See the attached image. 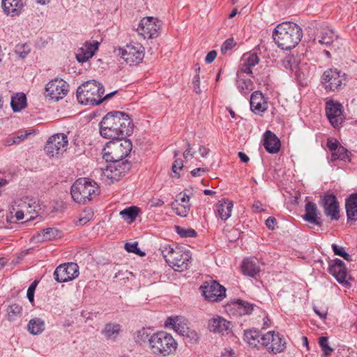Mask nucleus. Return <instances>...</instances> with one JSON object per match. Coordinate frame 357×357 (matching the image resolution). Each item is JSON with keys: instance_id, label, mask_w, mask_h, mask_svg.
<instances>
[{"instance_id": "nucleus-15", "label": "nucleus", "mask_w": 357, "mask_h": 357, "mask_svg": "<svg viewBox=\"0 0 357 357\" xmlns=\"http://www.w3.org/2000/svg\"><path fill=\"white\" fill-rule=\"evenodd\" d=\"M172 257L169 259V266L176 271H183L189 266L190 260L192 259L191 253L189 250H183L176 248Z\"/></svg>"}, {"instance_id": "nucleus-37", "label": "nucleus", "mask_w": 357, "mask_h": 357, "mask_svg": "<svg viewBox=\"0 0 357 357\" xmlns=\"http://www.w3.org/2000/svg\"><path fill=\"white\" fill-rule=\"evenodd\" d=\"M178 199L176 202H173L171 204L172 210L176 213V215L181 217H186L190 211V204H178L177 203Z\"/></svg>"}, {"instance_id": "nucleus-33", "label": "nucleus", "mask_w": 357, "mask_h": 357, "mask_svg": "<svg viewBox=\"0 0 357 357\" xmlns=\"http://www.w3.org/2000/svg\"><path fill=\"white\" fill-rule=\"evenodd\" d=\"M351 153L346 148L342 146L331 153V161L334 162L337 160H342L344 162H351Z\"/></svg>"}, {"instance_id": "nucleus-24", "label": "nucleus", "mask_w": 357, "mask_h": 357, "mask_svg": "<svg viewBox=\"0 0 357 357\" xmlns=\"http://www.w3.org/2000/svg\"><path fill=\"white\" fill-rule=\"evenodd\" d=\"M242 272L244 275L255 278L261 271L259 261L256 258H246L241 264Z\"/></svg>"}, {"instance_id": "nucleus-19", "label": "nucleus", "mask_w": 357, "mask_h": 357, "mask_svg": "<svg viewBox=\"0 0 357 357\" xmlns=\"http://www.w3.org/2000/svg\"><path fill=\"white\" fill-rule=\"evenodd\" d=\"M100 43L98 41L86 43L84 47H80L76 54L78 62L84 63L91 59L98 50Z\"/></svg>"}, {"instance_id": "nucleus-12", "label": "nucleus", "mask_w": 357, "mask_h": 357, "mask_svg": "<svg viewBox=\"0 0 357 357\" xmlns=\"http://www.w3.org/2000/svg\"><path fill=\"white\" fill-rule=\"evenodd\" d=\"M345 74L337 69H328L322 75V84L326 91L340 90L343 84Z\"/></svg>"}, {"instance_id": "nucleus-3", "label": "nucleus", "mask_w": 357, "mask_h": 357, "mask_svg": "<svg viewBox=\"0 0 357 357\" xmlns=\"http://www.w3.org/2000/svg\"><path fill=\"white\" fill-rule=\"evenodd\" d=\"M302 29L296 23L285 22L278 24L273 33V38L278 46L282 50H291L301 40Z\"/></svg>"}, {"instance_id": "nucleus-7", "label": "nucleus", "mask_w": 357, "mask_h": 357, "mask_svg": "<svg viewBox=\"0 0 357 357\" xmlns=\"http://www.w3.org/2000/svg\"><path fill=\"white\" fill-rule=\"evenodd\" d=\"M68 145L67 135L57 133L49 137L44 150L50 158H59L66 151Z\"/></svg>"}, {"instance_id": "nucleus-60", "label": "nucleus", "mask_w": 357, "mask_h": 357, "mask_svg": "<svg viewBox=\"0 0 357 357\" xmlns=\"http://www.w3.org/2000/svg\"><path fill=\"white\" fill-rule=\"evenodd\" d=\"M276 222V219L274 217L271 216L266 220V225L269 229L273 230L275 229V224Z\"/></svg>"}, {"instance_id": "nucleus-16", "label": "nucleus", "mask_w": 357, "mask_h": 357, "mask_svg": "<svg viewBox=\"0 0 357 357\" xmlns=\"http://www.w3.org/2000/svg\"><path fill=\"white\" fill-rule=\"evenodd\" d=\"M321 204L325 215L330 217L331 220H338L340 219V206L335 195L332 194L325 195L321 199Z\"/></svg>"}, {"instance_id": "nucleus-29", "label": "nucleus", "mask_w": 357, "mask_h": 357, "mask_svg": "<svg viewBox=\"0 0 357 357\" xmlns=\"http://www.w3.org/2000/svg\"><path fill=\"white\" fill-rule=\"evenodd\" d=\"M285 349V342L279 333L273 331V337L271 339L269 349L273 353L277 354L282 351Z\"/></svg>"}, {"instance_id": "nucleus-31", "label": "nucleus", "mask_w": 357, "mask_h": 357, "mask_svg": "<svg viewBox=\"0 0 357 357\" xmlns=\"http://www.w3.org/2000/svg\"><path fill=\"white\" fill-rule=\"evenodd\" d=\"M337 37L333 29L325 27L323 28L320 32V38L319 43L321 45L326 46L330 45L334 40V38Z\"/></svg>"}, {"instance_id": "nucleus-20", "label": "nucleus", "mask_w": 357, "mask_h": 357, "mask_svg": "<svg viewBox=\"0 0 357 357\" xmlns=\"http://www.w3.org/2000/svg\"><path fill=\"white\" fill-rule=\"evenodd\" d=\"M305 213L303 215V219L310 223L321 226L322 224L321 218L319 216V213L315 203L307 202L305 206Z\"/></svg>"}, {"instance_id": "nucleus-13", "label": "nucleus", "mask_w": 357, "mask_h": 357, "mask_svg": "<svg viewBox=\"0 0 357 357\" xmlns=\"http://www.w3.org/2000/svg\"><path fill=\"white\" fill-rule=\"evenodd\" d=\"M160 26L161 22L157 18L147 17L140 21L137 31L144 38H155L159 36Z\"/></svg>"}, {"instance_id": "nucleus-17", "label": "nucleus", "mask_w": 357, "mask_h": 357, "mask_svg": "<svg viewBox=\"0 0 357 357\" xmlns=\"http://www.w3.org/2000/svg\"><path fill=\"white\" fill-rule=\"evenodd\" d=\"M207 328L211 333L225 335L231 331V323L220 316L215 315L208 320Z\"/></svg>"}, {"instance_id": "nucleus-53", "label": "nucleus", "mask_w": 357, "mask_h": 357, "mask_svg": "<svg viewBox=\"0 0 357 357\" xmlns=\"http://www.w3.org/2000/svg\"><path fill=\"white\" fill-rule=\"evenodd\" d=\"M326 146L332 153L342 145L336 139H328Z\"/></svg>"}, {"instance_id": "nucleus-28", "label": "nucleus", "mask_w": 357, "mask_h": 357, "mask_svg": "<svg viewBox=\"0 0 357 357\" xmlns=\"http://www.w3.org/2000/svg\"><path fill=\"white\" fill-rule=\"evenodd\" d=\"M60 231L55 228H47L38 233L35 237L38 241H51L59 237Z\"/></svg>"}, {"instance_id": "nucleus-36", "label": "nucleus", "mask_w": 357, "mask_h": 357, "mask_svg": "<svg viewBox=\"0 0 357 357\" xmlns=\"http://www.w3.org/2000/svg\"><path fill=\"white\" fill-rule=\"evenodd\" d=\"M138 212L139 208L137 206H130L121 211L120 215L125 221L132 222L136 219Z\"/></svg>"}, {"instance_id": "nucleus-10", "label": "nucleus", "mask_w": 357, "mask_h": 357, "mask_svg": "<svg viewBox=\"0 0 357 357\" xmlns=\"http://www.w3.org/2000/svg\"><path fill=\"white\" fill-rule=\"evenodd\" d=\"M200 289L203 296L208 301H221L226 296V289L215 280L205 282Z\"/></svg>"}, {"instance_id": "nucleus-35", "label": "nucleus", "mask_w": 357, "mask_h": 357, "mask_svg": "<svg viewBox=\"0 0 357 357\" xmlns=\"http://www.w3.org/2000/svg\"><path fill=\"white\" fill-rule=\"evenodd\" d=\"M244 338L247 342L254 347H257L259 342L260 333L256 329H250L245 331Z\"/></svg>"}, {"instance_id": "nucleus-57", "label": "nucleus", "mask_w": 357, "mask_h": 357, "mask_svg": "<svg viewBox=\"0 0 357 357\" xmlns=\"http://www.w3.org/2000/svg\"><path fill=\"white\" fill-rule=\"evenodd\" d=\"M186 146L187 149L183 152V156L185 160H188L190 158L194 157L195 152L192 151L191 145L188 142H186Z\"/></svg>"}, {"instance_id": "nucleus-38", "label": "nucleus", "mask_w": 357, "mask_h": 357, "mask_svg": "<svg viewBox=\"0 0 357 357\" xmlns=\"http://www.w3.org/2000/svg\"><path fill=\"white\" fill-rule=\"evenodd\" d=\"M22 311V307L17 304H12L8 306L6 309V315L9 321H14L20 317Z\"/></svg>"}, {"instance_id": "nucleus-49", "label": "nucleus", "mask_w": 357, "mask_h": 357, "mask_svg": "<svg viewBox=\"0 0 357 357\" xmlns=\"http://www.w3.org/2000/svg\"><path fill=\"white\" fill-rule=\"evenodd\" d=\"M236 43L233 38H229L227 39L221 47V52L223 54H225L229 50H231L235 45Z\"/></svg>"}, {"instance_id": "nucleus-32", "label": "nucleus", "mask_w": 357, "mask_h": 357, "mask_svg": "<svg viewBox=\"0 0 357 357\" xmlns=\"http://www.w3.org/2000/svg\"><path fill=\"white\" fill-rule=\"evenodd\" d=\"M27 328L30 333L38 335L45 330V323L40 318H33L29 321Z\"/></svg>"}, {"instance_id": "nucleus-46", "label": "nucleus", "mask_w": 357, "mask_h": 357, "mask_svg": "<svg viewBox=\"0 0 357 357\" xmlns=\"http://www.w3.org/2000/svg\"><path fill=\"white\" fill-rule=\"evenodd\" d=\"M125 249L128 252H132L139 256L145 255V253L144 252H142L140 249L138 248V243L137 242L126 243L125 244Z\"/></svg>"}, {"instance_id": "nucleus-62", "label": "nucleus", "mask_w": 357, "mask_h": 357, "mask_svg": "<svg viewBox=\"0 0 357 357\" xmlns=\"http://www.w3.org/2000/svg\"><path fill=\"white\" fill-rule=\"evenodd\" d=\"M210 152V149L204 146L199 147V153L203 158H206Z\"/></svg>"}, {"instance_id": "nucleus-14", "label": "nucleus", "mask_w": 357, "mask_h": 357, "mask_svg": "<svg viewBox=\"0 0 357 357\" xmlns=\"http://www.w3.org/2000/svg\"><path fill=\"white\" fill-rule=\"evenodd\" d=\"M325 109L326 116L331 124L335 128H340L345 120L342 105L338 102L329 100L326 103Z\"/></svg>"}, {"instance_id": "nucleus-42", "label": "nucleus", "mask_w": 357, "mask_h": 357, "mask_svg": "<svg viewBox=\"0 0 357 357\" xmlns=\"http://www.w3.org/2000/svg\"><path fill=\"white\" fill-rule=\"evenodd\" d=\"M237 304L240 313L242 314H250L253 311L254 305L248 302L239 300Z\"/></svg>"}, {"instance_id": "nucleus-50", "label": "nucleus", "mask_w": 357, "mask_h": 357, "mask_svg": "<svg viewBox=\"0 0 357 357\" xmlns=\"http://www.w3.org/2000/svg\"><path fill=\"white\" fill-rule=\"evenodd\" d=\"M199 70H200V68L198 67L196 69L197 74L194 76L193 79H192V84H193V86H194V91L197 94H199L202 92V90H201L200 86H199L200 85V78H199Z\"/></svg>"}, {"instance_id": "nucleus-21", "label": "nucleus", "mask_w": 357, "mask_h": 357, "mask_svg": "<svg viewBox=\"0 0 357 357\" xmlns=\"http://www.w3.org/2000/svg\"><path fill=\"white\" fill-rule=\"evenodd\" d=\"M250 103L251 110L257 114H261L267 109V102L259 91H256L252 93Z\"/></svg>"}, {"instance_id": "nucleus-43", "label": "nucleus", "mask_w": 357, "mask_h": 357, "mask_svg": "<svg viewBox=\"0 0 357 357\" xmlns=\"http://www.w3.org/2000/svg\"><path fill=\"white\" fill-rule=\"evenodd\" d=\"M331 248L335 255H338L342 257L347 261H351V256L344 250L343 248L340 247L339 245L335 243L332 244Z\"/></svg>"}, {"instance_id": "nucleus-44", "label": "nucleus", "mask_w": 357, "mask_h": 357, "mask_svg": "<svg viewBox=\"0 0 357 357\" xmlns=\"http://www.w3.org/2000/svg\"><path fill=\"white\" fill-rule=\"evenodd\" d=\"M30 51V45L27 43L18 44L15 47V53L22 59L25 58Z\"/></svg>"}, {"instance_id": "nucleus-54", "label": "nucleus", "mask_w": 357, "mask_h": 357, "mask_svg": "<svg viewBox=\"0 0 357 357\" xmlns=\"http://www.w3.org/2000/svg\"><path fill=\"white\" fill-rule=\"evenodd\" d=\"M183 167V160L181 159L175 160L174 164L172 165V169L175 176L177 178L180 177V175L178 174L177 170L181 169Z\"/></svg>"}, {"instance_id": "nucleus-63", "label": "nucleus", "mask_w": 357, "mask_h": 357, "mask_svg": "<svg viewBox=\"0 0 357 357\" xmlns=\"http://www.w3.org/2000/svg\"><path fill=\"white\" fill-rule=\"evenodd\" d=\"M206 169L204 168L198 167L195 168L191 171L190 174L192 176H200V172H205Z\"/></svg>"}, {"instance_id": "nucleus-26", "label": "nucleus", "mask_w": 357, "mask_h": 357, "mask_svg": "<svg viewBox=\"0 0 357 357\" xmlns=\"http://www.w3.org/2000/svg\"><path fill=\"white\" fill-rule=\"evenodd\" d=\"M233 206V202L229 199L219 201L216 204L219 217L223 220H227L231 216Z\"/></svg>"}, {"instance_id": "nucleus-61", "label": "nucleus", "mask_w": 357, "mask_h": 357, "mask_svg": "<svg viewBox=\"0 0 357 357\" xmlns=\"http://www.w3.org/2000/svg\"><path fill=\"white\" fill-rule=\"evenodd\" d=\"M252 66H248L246 62L244 61V63L242 64V66L241 67V73H247V74H252V71L251 70Z\"/></svg>"}, {"instance_id": "nucleus-51", "label": "nucleus", "mask_w": 357, "mask_h": 357, "mask_svg": "<svg viewBox=\"0 0 357 357\" xmlns=\"http://www.w3.org/2000/svg\"><path fill=\"white\" fill-rule=\"evenodd\" d=\"M272 337L273 331H269L263 335H260L259 344H261L264 347H266L268 344H271Z\"/></svg>"}, {"instance_id": "nucleus-52", "label": "nucleus", "mask_w": 357, "mask_h": 357, "mask_svg": "<svg viewBox=\"0 0 357 357\" xmlns=\"http://www.w3.org/2000/svg\"><path fill=\"white\" fill-rule=\"evenodd\" d=\"M259 57L255 53H252L244 59V61L246 62L248 66H251L252 67L256 66L259 63Z\"/></svg>"}, {"instance_id": "nucleus-2", "label": "nucleus", "mask_w": 357, "mask_h": 357, "mask_svg": "<svg viewBox=\"0 0 357 357\" xmlns=\"http://www.w3.org/2000/svg\"><path fill=\"white\" fill-rule=\"evenodd\" d=\"M133 123L126 113L114 111L107 113L100 123V134L104 138H125L132 132Z\"/></svg>"}, {"instance_id": "nucleus-47", "label": "nucleus", "mask_w": 357, "mask_h": 357, "mask_svg": "<svg viewBox=\"0 0 357 357\" xmlns=\"http://www.w3.org/2000/svg\"><path fill=\"white\" fill-rule=\"evenodd\" d=\"M162 255L165 261L169 264V259H170L176 252V249H174L169 245L164 246L162 249Z\"/></svg>"}, {"instance_id": "nucleus-4", "label": "nucleus", "mask_w": 357, "mask_h": 357, "mask_svg": "<svg viewBox=\"0 0 357 357\" xmlns=\"http://www.w3.org/2000/svg\"><path fill=\"white\" fill-rule=\"evenodd\" d=\"M149 343L151 352L162 357L174 354L178 346L172 335L165 331L153 333L149 337Z\"/></svg>"}, {"instance_id": "nucleus-1", "label": "nucleus", "mask_w": 357, "mask_h": 357, "mask_svg": "<svg viewBox=\"0 0 357 357\" xmlns=\"http://www.w3.org/2000/svg\"><path fill=\"white\" fill-rule=\"evenodd\" d=\"M102 150V158L112 162L105 169H101L100 178L108 184L118 181L131 169V163L123 161L132 149L130 139L125 138L112 139Z\"/></svg>"}, {"instance_id": "nucleus-55", "label": "nucleus", "mask_w": 357, "mask_h": 357, "mask_svg": "<svg viewBox=\"0 0 357 357\" xmlns=\"http://www.w3.org/2000/svg\"><path fill=\"white\" fill-rule=\"evenodd\" d=\"M37 284H38V282L37 281H34L29 286V287L27 289L26 296H27V298L29 299V301L30 302H33V301L34 291H35V289H36V287Z\"/></svg>"}, {"instance_id": "nucleus-11", "label": "nucleus", "mask_w": 357, "mask_h": 357, "mask_svg": "<svg viewBox=\"0 0 357 357\" xmlns=\"http://www.w3.org/2000/svg\"><path fill=\"white\" fill-rule=\"evenodd\" d=\"M45 89L46 97H49L54 101H58L67 95L69 85L63 79L56 78L49 82Z\"/></svg>"}, {"instance_id": "nucleus-41", "label": "nucleus", "mask_w": 357, "mask_h": 357, "mask_svg": "<svg viewBox=\"0 0 357 357\" xmlns=\"http://www.w3.org/2000/svg\"><path fill=\"white\" fill-rule=\"evenodd\" d=\"M176 233L182 238L195 237L197 232L193 229H185L180 226H175Z\"/></svg>"}, {"instance_id": "nucleus-5", "label": "nucleus", "mask_w": 357, "mask_h": 357, "mask_svg": "<svg viewBox=\"0 0 357 357\" xmlns=\"http://www.w3.org/2000/svg\"><path fill=\"white\" fill-rule=\"evenodd\" d=\"M103 85L94 79L89 80L77 89L78 101L83 105H98L102 102Z\"/></svg>"}, {"instance_id": "nucleus-8", "label": "nucleus", "mask_w": 357, "mask_h": 357, "mask_svg": "<svg viewBox=\"0 0 357 357\" xmlns=\"http://www.w3.org/2000/svg\"><path fill=\"white\" fill-rule=\"evenodd\" d=\"M144 50L139 43L130 44L120 48L119 54L127 64L135 66L142 61L144 56Z\"/></svg>"}, {"instance_id": "nucleus-59", "label": "nucleus", "mask_w": 357, "mask_h": 357, "mask_svg": "<svg viewBox=\"0 0 357 357\" xmlns=\"http://www.w3.org/2000/svg\"><path fill=\"white\" fill-rule=\"evenodd\" d=\"M216 56H217L216 51H215V50L210 51L207 54L206 56L205 57V62L206 63H212L215 60Z\"/></svg>"}, {"instance_id": "nucleus-23", "label": "nucleus", "mask_w": 357, "mask_h": 357, "mask_svg": "<svg viewBox=\"0 0 357 357\" xmlns=\"http://www.w3.org/2000/svg\"><path fill=\"white\" fill-rule=\"evenodd\" d=\"M1 6L6 15L15 17L21 13L24 4L22 0H2Z\"/></svg>"}, {"instance_id": "nucleus-48", "label": "nucleus", "mask_w": 357, "mask_h": 357, "mask_svg": "<svg viewBox=\"0 0 357 357\" xmlns=\"http://www.w3.org/2000/svg\"><path fill=\"white\" fill-rule=\"evenodd\" d=\"M346 210L350 208H357V193L351 194L347 199L345 203Z\"/></svg>"}, {"instance_id": "nucleus-9", "label": "nucleus", "mask_w": 357, "mask_h": 357, "mask_svg": "<svg viewBox=\"0 0 357 357\" xmlns=\"http://www.w3.org/2000/svg\"><path fill=\"white\" fill-rule=\"evenodd\" d=\"M79 274V266L76 263L68 262L58 266L54 272V280L59 283L72 281Z\"/></svg>"}, {"instance_id": "nucleus-22", "label": "nucleus", "mask_w": 357, "mask_h": 357, "mask_svg": "<svg viewBox=\"0 0 357 357\" xmlns=\"http://www.w3.org/2000/svg\"><path fill=\"white\" fill-rule=\"evenodd\" d=\"M264 146L266 151L271 154L277 153L281 146L279 138L271 130H266L264 135Z\"/></svg>"}, {"instance_id": "nucleus-40", "label": "nucleus", "mask_w": 357, "mask_h": 357, "mask_svg": "<svg viewBox=\"0 0 357 357\" xmlns=\"http://www.w3.org/2000/svg\"><path fill=\"white\" fill-rule=\"evenodd\" d=\"M186 342H189L190 344L197 343L199 340V336L198 333L192 329H188L186 332L182 335Z\"/></svg>"}, {"instance_id": "nucleus-58", "label": "nucleus", "mask_w": 357, "mask_h": 357, "mask_svg": "<svg viewBox=\"0 0 357 357\" xmlns=\"http://www.w3.org/2000/svg\"><path fill=\"white\" fill-rule=\"evenodd\" d=\"M84 213H86V215L82 216V218L79 220V222L81 225H85L87 223L93 216V211L91 209H89L87 211H84Z\"/></svg>"}, {"instance_id": "nucleus-34", "label": "nucleus", "mask_w": 357, "mask_h": 357, "mask_svg": "<svg viewBox=\"0 0 357 357\" xmlns=\"http://www.w3.org/2000/svg\"><path fill=\"white\" fill-rule=\"evenodd\" d=\"M121 331V326L118 324L109 323L105 326L102 333L107 339H115Z\"/></svg>"}, {"instance_id": "nucleus-45", "label": "nucleus", "mask_w": 357, "mask_h": 357, "mask_svg": "<svg viewBox=\"0 0 357 357\" xmlns=\"http://www.w3.org/2000/svg\"><path fill=\"white\" fill-rule=\"evenodd\" d=\"M319 344L324 351V355L328 356L333 351V349L328 344V339L327 337L321 336L319 339Z\"/></svg>"}, {"instance_id": "nucleus-27", "label": "nucleus", "mask_w": 357, "mask_h": 357, "mask_svg": "<svg viewBox=\"0 0 357 357\" xmlns=\"http://www.w3.org/2000/svg\"><path fill=\"white\" fill-rule=\"evenodd\" d=\"M236 76V85L241 94L245 96L253 90L254 84L251 79L241 78L239 72L237 73Z\"/></svg>"}, {"instance_id": "nucleus-39", "label": "nucleus", "mask_w": 357, "mask_h": 357, "mask_svg": "<svg viewBox=\"0 0 357 357\" xmlns=\"http://www.w3.org/2000/svg\"><path fill=\"white\" fill-rule=\"evenodd\" d=\"M281 65L285 69L294 71L298 67V62L294 56L289 55L282 60Z\"/></svg>"}, {"instance_id": "nucleus-30", "label": "nucleus", "mask_w": 357, "mask_h": 357, "mask_svg": "<svg viewBox=\"0 0 357 357\" xmlns=\"http://www.w3.org/2000/svg\"><path fill=\"white\" fill-rule=\"evenodd\" d=\"M11 107L15 112H17L26 107V98L24 93H17L13 96L10 101Z\"/></svg>"}, {"instance_id": "nucleus-18", "label": "nucleus", "mask_w": 357, "mask_h": 357, "mask_svg": "<svg viewBox=\"0 0 357 357\" xmlns=\"http://www.w3.org/2000/svg\"><path fill=\"white\" fill-rule=\"evenodd\" d=\"M329 273L340 283L347 282V271L345 264L340 259H335L329 263Z\"/></svg>"}, {"instance_id": "nucleus-64", "label": "nucleus", "mask_w": 357, "mask_h": 357, "mask_svg": "<svg viewBox=\"0 0 357 357\" xmlns=\"http://www.w3.org/2000/svg\"><path fill=\"white\" fill-rule=\"evenodd\" d=\"M238 155L243 162H248L250 160L249 157L243 152H238Z\"/></svg>"}, {"instance_id": "nucleus-56", "label": "nucleus", "mask_w": 357, "mask_h": 357, "mask_svg": "<svg viewBox=\"0 0 357 357\" xmlns=\"http://www.w3.org/2000/svg\"><path fill=\"white\" fill-rule=\"evenodd\" d=\"M347 222H356L357 220V208H350L346 210Z\"/></svg>"}, {"instance_id": "nucleus-25", "label": "nucleus", "mask_w": 357, "mask_h": 357, "mask_svg": "<svg viewBox=\"0 0 357 357\" xmlns=\"http://www.w3.org/2000/svg\"><path fill=\"white\" fill-rule=\"evenodd\" d=\"M165 326L167 328L172 327L175 332L181 336L189 329L185 319L181 317H168L165 322Z\"/></svg>"}, {"instance_id": "nucleus-6", "label": "nucleus", "mask_w": 357, "mask_h": 357, "mask_svg": "<svg viewBox=\"0 0 357 357\" xmlns=\"http://www.w3.org/2000/svg\"><path fill=\"white\" fill-rule=\"evenodd\" d=\"M70 193L76 202L84 204L99 194V187L94 181L79 178L73 184Z\"/></svg>"}]
</instances>
